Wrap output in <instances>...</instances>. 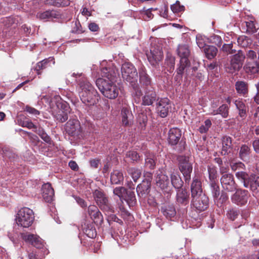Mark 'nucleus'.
<instances>
[{"label": "nucleus", "mask_w": 259, "mask_h": 259, "mask_svg": "<svg viewBox=\"0 0 259 259\" xmlns=\"http://www.w3.org/2000/svg\"><path fill=\"white\" fill-rule=\"evenodd\" d=\"M51 61L53 62V64H55L54 59L51 57H50L48 59H44L42 61L37 63L35 67V70L36 71L37 73L38 74H40L39 71L44 69L49 66V63Z\"/></svg>", "instance_id": "nucleus-32"}, {"label": "nucleus", "mask_w": 259, "mask_h": 259, "mask_svg": "<svg viewBox=\"0 0 259 259\" xmlns=\"http://www.w3.org/2000/svg\"><path fill=\"white\" fill-rule=\"evenodd\" d=\"M25 110L28 112L29 114L34 115H39L40 112L37 110L35 109V108L27 106L25 107Z\"/></svg>", "instance_id": "nucleus-60"}, {"label": "nucleus", "mask_w": 259, "mask_h": 259, "mask_svg": "<svg viewBox=\"0 0 259 259\" xmlns=\"http://www.w3.org/2000/svg\"><path fill=\"white\" fill-rule=\"evenodd\" d=\"M123 180L122 172L119 170H114L111 174L110 181L112 184H120Z\"/></svg>", "instance_id": "nucleus-31"}, {"label": "nucleus", "mask_w": 259, "mask_h": 259, "mask_svg": "<svg viewBox=\"0 0 259 259\" xmlns=\"http://www.w3.org/2000/svg\"><path fill=\"white\" fill-rule=\"evenodd\" d=\"M191 197L203 194L202 192V184L200 179L195 176L193 178L191 185Z\"/></svg>", "instance_id": "nucleus-17"}, {"label": "nucleus", "mask_w": 259, "mask_h": 259, "mask_svg": "<svg viewBox=\"0 0 259 259\" xmlns=\"http://www.w3.org/2000/svg\"><path fill=\"white\" fill-rule=\"evenodd\" d=\"M20 125L23 127H27L29 129L33 128L34 132H36V126L30 120H26L20 121Z\"/></svg>", "instance_id": "nucleus-52"}, {"label": "nucleus", "mask_w": 259, "mask_h": 259, "mask_svg": "<svg viewBox=\"0 0 259 259\" xmlns=\"http://www.w3.org/2000/svg\"><path fill=\"white\" fill-rule=\"evenodd\" d=\"M127 170L135 182L137 181L141 175V170L136 168L130 167Z\"/></svg>", "instance_id": "nucleus-46"}, {"label": "nucleus", "mask_w": 259, "mask_h": 259, "mask_svg": "<svg viewBox=\"0 0 259 259\" xmlns=\"http://www.w3.org/2000/svg\"><path fill=\"white\" fill-rule=\"evenodd\" d=\"M250 149L246 145H243L241 146L239 156L241 159L245 162L248 161L250 154Z\"/></svg>", "instance_id": "nucleus-29"}, {"label": "nucleus", "mask_w": 259, "mask_h": 259, "mask_svg": "<svg viewBox=\"0 0 259 259\" xmlns=\"http://www.w3.org/2000/svg\"><path fill=\"white\" fill-rule=\"evenodd\" d=\"M190 66V62L188 59H180V66L179 68L177 69V76L178 78H182V75L184 73L185 69L187 70V68Z\"/></svg>", "instance_id": "nucleus-30"}, {"label": "nucleus", "mask_w": 259, "mask_h": 259, "mask_svg": "<svg viewBox=\"0 0 259 259\" xmlns=\"http://www.w3.org/2000/svg\"><path fill=\"white\" fill-rule=\"evenodd\" d=\"M146 157L145 167L150 169H154L155 166V155L152 153H148Z\"/></svg>", "instance_id": "nucleus-40"}, {"label": "nucleus", "mask_w": 259, "mask_h": 259, "mask_svg": "<svg viewBox=\"0 0 259 259\" xmlns=\"http://www.w3.org/2000/svg\"><path fill=\"white\" fill-rule=\"evenodd\" d=\"M161 211L164 216L167 218L174 217L176 214L175 207L172 205H165L162 207Z\"/></svg>", "instance_id": "nucleus-36"}, {"label": "nucleus", "mask_w": 259, "mask_h": 259, "mask_svg": "<svg viewBox=\"0 0 259 259\" xmlns=\"http://www.w3.org/2000/svg\"><path fill=\"white\" fill-rule=\"evenodd\" d=\"M179 168L183 175L186 183H189L191 179V174L192 171V162L189 157L180 156L178 158Z\"/></svg>", "instance_id": "nucleus-6"}, {"label": "nucleus", "mask_w": 259, "mask_h": 259, "mask_svg": "<svg viewBox=\"0 0 259 259\" xmlns=\"http://www.w3.org/2000/svg\"><path fill=\"white\" fill-rule=\"evenodd\" d=\"M250 176L244 170L238 171L235 173L236 178L243 184L244 187H248L247 181L250 178Z\"/></svg>", "instance_id": "nucleus-35"}, {"label": "nucleus", "mask_w": 259, "mask_h": 259, "mask_svg": "<svg viewBox=\"0 0 259 259\" xmlns=\"http://www.w3.org/2000/svg\"><path fill=\"white\" fill-rule=\"evenodd\" d=\"M239 214V211L234 209H230L227 213V216L232 221L234 220Z\"/></svg>", "instance_id": "nucleus-56"}, {"label": "nucleus", "mask_w": 259, "mask_h": 259, "mask_svg": "<svg viewBox=\"0 0 259 259\" xmlns=\"http://www.w3.org/2000/svg\"><path fill=\"white\" fill-rule=\"evenodd\" d=\"M80 87L81 90L80 97L82 102L88 106L96 104L99 100V94L92 84L84 80L81 82Z\"/></svg>", "instance_id": "nucleus-2"}, {"label": "nucleus", "mask_w": 259, "mask_h": 259, "mask_svg": "<svg viewBox=\"0 0 259 259\" xmlns=\"http://www.w3.org/2000/svg\"><path fill=\"white\" fill-rule=\"evenodd\" d=\"M121 74L123 78L130 83L135 88L137 87L136 82L137 81L138 72L134 66L130 62H125L122 64L121 68Z\"/></svg>", "instance_id": "nucleus-4"}, {"label": "nucleus", "mask_w": 259, "mask_h": 259, "mask_svg": "<svg viewBox=\"0 0 259 259\" xmlns=\"http://www.w3.org/2000/svg\"><path fill=\"white\" fill-rule=\"evenodd\" d=\"M37 17L40 19L46 21L53 19H58L60 18L61 15L60 13L56 11L49 10L37 13Z\"/></svg>", "instance_id": "nucleus-22"}, {"label": "nucleus", "mask_w": 259, "mask_h": 259, "mask_svg": "<svg viewBox=\"0 0 259 259\" xmlns=\"http://www.w3.org/2000/svg\"><path fill=\"white\" fill-rule=\"evenodd\" d=\"M48 3L51 5L59 7H65L70 4L69 0H49Z\"/></svg>", "instance_id": "nucleus-44"}, {"label": "nucleus", "mask_w": 259, "mask_h": 259, "mask_svg": "<svg viewBox=\"0 0 259 259\" xmlns=\"http://www.w3.org/2000/svg\"><path fill=\"white\" fill-rule=\"evenodd\" d=\"M65 130L69 135L73 137H79L82 133L80 122L76 119L69 120L66 123Z\"/></svg>", "instance_id": "nucleus-10"}, {"label": "nucleus", "mask_w": 259, "mask_h": 259, "mask_svg": "<svg viewBox=\"0 0 259 259\" xmlns=\"http://www.w3.org/2000/svg\"><path fill=\"white\" fill-rule=\"evenodd\" d=\"M252 146L255 152L259 153V139L255 140L252 143Z\"/></svg>", "instance_id": "nucleus-64"}, {"label": "nucleus", "mask_w": 259, "mask_h": 259, "mask_svg": "<svg viewBox=\"0 0 259 259\" xmlns=\"http://www.w3.org/2000/svg\"><path fill=\"white\" fill-rule=\"evenodd\" d=\"M126 157L132 161H137L140 158V156L136 151H129L126 153Z\"/></svg>", "instance_id": "nucleus-53"}, {"label": "nucleus", "mask_w": 259, "mask_h": 259, "mask_svg": "<svg viewBox=\"0 0 259 259\" xmlns=\"http://www.w3.org/2000/svg\"><path fill=\"white\" fill-rule=\"evenodd\" d=\"M234 104L236 108L239 111V115L240 117L242 118H245L246 116L247 107L244 103L242 100H237L234 101Z\"/></svg>", "instance_id": "nucleus-33"}, {"label": "nucleus", "mask_w": 259, "mask_h": 259, "mask_svg": "<svg viewBox=\"0 0 259 259\" xmlns=\"http://www.w3.org/2000/svg\"><path fill=\"white\" fill-rule=\"evenodd\" d=\"M117 73L113 68H104L101 70V78L96 83L101 93L110 99H115L119 94V88L115 83Z\"/></svg>", "instance_id": "nucleus-1"}, {"label": "nucleus", "mask_w": 259, "mask_h": 259, "mask_svg": "<svg viewBox=\"0 0 259 259\" xmlns=\"http://www.w3.org/2000/svg\"><path fill=\"white\" fill-rule=\"evenodd\" d=\"M211 40L218 47H220L222 44L221 37L219 35H214L212 37Z\"/></svg>", "instance_id": "nucleus-61"}, {"label": "nucleus", "mask_w": 259, "mask_h": 259, "mask_svg": "<svg viewBox=\"0 0 259 259\" xmlns=\"http://www.w3.org/2000/svg\"><path fill=\"white\" fill-rule=\"evenodd\" d=\"M210 187L214 201H216L220 195L219 187L215 181L210 182Z\"/></svg>", "instance_id": "nucleus-43"}, {"label": "nucleus", "mask_w": 259, "mask_h": 259, "mask_svg": "<svg viewBox=\"0 0 259 259\" xmlns=\"http://www.w3.org/2000/svg\"><path fill=\"white\" fill-rule=\"evenodd\" d=\"M235 85L237 93L239 95L246 96L248 92V85L246 82L238 80L236 82Z\"/></svg>", "instance_id": "nucleus-26"}, {"label": "nucleus", "mask_w": 259, "mask_h": 259, "mask_svg": "<svg viewBox=\"0 0 259 259\" xmlns=\"http://www.w3.org/2000/svg\"><path fill=\"white\" fill-rule=\"evenodd\" d=\"M229 108L226 104L221 106L217 110H214L212 112L213 115L221 114L223 118H226L228 116Z\"/></svg>", "instance_id": "nucleus-41"}, {"label": "nucleus", "mask_w": 259, "mask_h": 259, "mask_svg": "<svg viewBox=\"0 0 259 259\" xmlns=\"http://www.w3.org/2000/svg\"><path fill=\"white\" fill-rule=\"evenodd\" d=\"M94 200L99 207L104 212L111 214L114 212V208L110 203L106 194L101 189L95 190L93 193Z\"/></svg>", "instance_id": "nucleus-3"}, {"label": "nucleus", "mask_w": 259, "mask_h": 259, "mask_svg": "<svg viewBox=\"0 0 259 259\" xmlns=\"http://www.w3.org/2000/svg\"><path fill=\"white\" fill-rule=\"evenodd\" d=\"M34 218L33 211L28 207H24L18 211L16 221L18 225L27 228L32 224Z\"/></svg>", "instance_id": "nucleus-5"}, {"label": "nucleus", "mask_w": 259, "mask_h": 259, "mask_svg": "<svg viewBox=\"0 0 259 259\" xmlns=\"http://www.w3.org/2000/svg\"><path fill=\"white\" fill-rule=\"evenodd\" d=\"M88 213L91 218L97 221H103V217L99 208L95 205H90L88 208Z\"/></svg>", "instance_id": "nucleus-23"}, {"label": "nucleus", "mask_w": 259, "mask_h": 259, "mask_svg": "<svg viewBox=\"0 0 259 259\" xmlns=\"http://www.w3.org/2000/svg\"><path fill=\"white\" fill-rule=\"evenodd\" d=\"M22 237L26 242L30 243L36 248H40L43 246L41 239L37 235L27 233L23 234Z\"/></svg>", "instance_id": "nucleus-16"}, {"label": "nucleus", "mask_w": 259, "mask_h": 259, "mask_svg": "<svg viewBox=\"0 0 259 259\" xmlns=\"http://www.w3.org/2000/svg\"><path fill=\"white\" fill-rule=\"evenodd\" d=\"M191 203L197 210L203 211L208 207L209 199L204 194H202L192 197Z\"/></svg>", "instance_id": "nucleus-11"}, {"label": "nucleus", "mask_w": 259, "mask_h": 259, "mask_svg": "<svg viewBox=\"0 0 259 259\" xmlns=\"http://www.w3.org/2000/svg\"><path fill=\"white\" fill-rule=\"evenodd\" d=\"M245 58V54L241 50H239L237 53L231 57L230 64L227 67L228 71L233 73L239 71L243 66Z\"/></svg>", "instance_id": "nucleus-7"}, {"label": "nucleus", "mask_w": 259, "mask_h": 259, "mask_svg": "<svg viewBox=\"0 0 259 259\" xmlns=\"http://www.w3.org/2000/svg\"><path fill=\"white\" fill-rule=\"evenodd\" d=\"M122 122L124 126H130L133 123V115L129 109L123 108L121 110Z\"/></svg>", "instance_id": "nucleus-24"}, {"label": "nucleus", "mask_w": 259, "mask_h": 259, "mask_svg": "<svg viewBox=\"0 0 259 259\" xmlns=\"http://www.w3.org/2000/svg\"><path fill=\"white\" fill-rule=\"evenodd\" d=\"M246 72L255 73L258 72L259 67L255 62L248 63L244 66Z\"/></svg>", "instance_id": "nucleus-45"}, {"label": "nucleus", "mask_w": 259, "mask_h": 259, "mask_svg": "<svg viewBox=\"0 0 259 259\" xmlns=\"http://www.w3.org/2000/svg\"><path fill=\"white\" fill-rule=\"evenodd\" d=\"M125 193L127 196L128 199L132 203H134L136 202V197L134 192L126 190Z\"/></svg>", "instance_id": "nucleus-62"}, {"label": "nucleus", "mask_w": 259, "mask_h": 259, "mask_svg": "<svg viewBox=\"0 0 259 259\" xmlns=\"http://www.w3.org/2000/svg\"><path fill=\"white\" fill-rule=\"evenodd\" d=\"M170 8L173 13L176 14L181 13L185 10V7L181 5L179 1H177L175 4L172 5Z\"/></svg>", "instance_id": "nucleus-47"}, {"label": "nucleus", "mask_w": 259, "mask_h": 259, "mask_svg": "<svg viewBox=\"0 0 259 259\" xmlns=\"http://www.w3.org/2000/svg\"><path fill=\"white\" fill-rule=\"evenodd\" d=\"M232 140L230 137H224L222 139V150L221 154L226 155L230 152L232 148Z\"/></svg>", "instance_id": "nucleus-28"}, {"label": "nucleus", "mask_w": 259, "mask_h": 259, "mask_svg": "<svg viewBox=\"0 0 259 259\" xmlns=\"http://www.w3.org/2000/svg\"><path fill=\"white\" fill-rule=\"evenodd\" d=\"M75 199L77 204L79 205L82 208H85L87 206V203L83 199L79 197H75Z\"/></svg>", "instance_id": "nucleus-63"}, {"label": "nucleus", "mask_w": 259, "mask_h": 259, "mask_svg": "<svg viewBox=\"0 0 259 259\" xmlns=\"http://www.w3.org/2000/svg\"><path fill=\"white\" fill-rule=\"evenodd\" d=\"M231 169L233 171H242L245 169V165L241 162H231L230 163Z\"/></svg>", "instance_id": "nucleus-48"}, {"label": "nucleus", "mask_w": 259, "mask_h": 259, "mask_svg": "<svg viewBox=\"0 0 259 259\" xmlns=\"http://www.w3.org/2000/svg\"><path fill=\"white\" fill-rule=\"evenodd\" d=\"M156 103L157 112L161 117H166L169 108V100L167 98H161Z\"/></svg>", "instance_id": "nucleus-15"}, {"label": "nucleus", "mask_w": 259, "mask_h": 259, "mask_svg": "<svg viewBox=\"0 0 259 259\" xmlns=\"http://www.w3.org/2000/svg\"><path fill=\"white\" fill-rule=\"evenodd\" d=\"M237 42L239 45L242 47H246L250 42V40L245 36H241L238 38Z\"/></svg>", "instance_id": "nucleus-50"}, {"label": "nucleus", "mask_w": 259, "mask_h": 259, "mask_svg": "<svg viewBox=\"0 0 259 259\" xmlns=\"http://www.w3.org/2000/svg\"><path fill=\"white\" fill-rule=\"evenodd\" d=\"M171 184L177 190L182 188L183 182L180 176L176 173L170 174Z\"/></svg>", "instance_id": "nucleus-34"}, {"label": "nucleus", "mask_w": 259, "mask_h": 259, "mask_svg": "<svg viewBox=\"0 0 259 259\" xmlns=\"http://www.w3.org/2000/svg\"><path fill=\"white\" fill-rule=\"evenodd\" d=\"M204 51L207 59H212L218 53V49L213 46H206L204 49Z\"/></svg>", "instance_id": "nucleus-37"}, {"label": "nucleus", "mask_w": 259, "mask_h": 259, "mask_svg": "<svg viewBox=\"0 0 259 259\" xmlns=\"http://www.w3.org/2000/svg\"><path fill=\"white\" fill-rule=\"evenodd\" d=\"M20 18L18 16L6 17L2 19V23L6 28L10 27L15 28L18 24L20 23L19 20H20Z\"/></svg>", "instance_id": "nucleus-27"}, {"label": "nucleus", "mask_w": 259, "mask_h": 259, "mask_svg": "<svg viewBox=\"0 0 259 259\" xmlns=\"http://www.w3.org/2000/svg\"><path fill=\"white\" fill-rule=\"evenodd\" d=\"M40 138L46 143H50L51 138L42 128H39L36 132Z\"/></svg>", "instance_id": "nucleus-49"}, {"label": "nucleus", "mask_w": 259, "mask_h": 259, "mask_svg": "<svg viewBox=\"0 0 259 259\" xmlns=\"http://www.w3.org/2000/svg\"><path fill=\"white\" fill-rule=\"evenodd\" d=\"M147 56L151 64L155 65L163 58V55L161 47L156 45L152 46L150 52L147 53Z\"/></svg>", "instance_id": "nucleus-8"}, {"label": "nucleus", "mask_w": 259, "mask_h": 259, "mask_svg": "<svg viewBox=\"0 0 259 259\" xmlns=\"http://www.w3.org/2000/svg\"><path fill=\"white\" fill-rule=\"evenodd\" d=\"M181 131L178 128H172L168 132V142L171 145H177L181 137Z\"/></svg>", "instance_id": "nucleus-20"}, {"label": "nucleus", "mask_w": 259, "mask_h": 259, "mask_svg": "<svg viewBox=\"0 0 259 259\" xmlns=\"http://www.w3.org/2000/svg\"><path fill=\"white\" fill-rule=\"evenodd\" d=\"M249 196L250 194L247 190L238 189L231 196V200L237 205L243 206L247 203Z\"/></svg>", "instance_id": "nucleus-9"}, {"label": "nucleus", "mask_w": 259, "mask_h": 259, "mask_svg": "<svg viewBox=\"0 0 259 259\" xmlns=\"http://www.w3.org/2000/svg\"><path fill=\"white\" fill-rule=\"evenodd\" d=\"M248 187L253 193H257L259 191V177L255 175H250V178L247 181Z\"/></svg>", "instance_id": "nucleus-25"}, {"label": "nucleus", "mask_w": 259, "mask_h": 259, "mask_svg": "<svg viewBox=\"0 0 259 259\" xmlns=\"http://www.w3.org/2000/svg\"><path fill=\"white\" fill-rule=\"evenodd\" d=\"M228 199V195L226 193H222L220 197L219 198H218L217 200L215 201V202H217L218 203V205H219V203L222 204L225 202Z\"/></svg>", "instance_id": "nucleus-58"}, {"label": "nucleus", "mask_w": 259, "mask_h": 259, "mask_svg": "<svg viewBox=\"0 0 259 259\" xmlns=\"http://www.w3.org/2000/svg\"><path fill=\"white\" fill-rule=\"evenodd\" d=\"M65 111L59 109L56 114L54 115L57 120L60 122H64L68 119V112H69V108L67 107Z\"/></svg>", "instance_id": "nucleus-38"}, {"label": "nucleus", "mask_w": 259, "mask_h": 259, "mask_svg": "<svg viewBox=\"0 0 259 259\" xmlns=\"http://www.w3.org/2000/svg\"><path fill=\"white\" fill-rule=\"evenodd\" d=\"M158 101L156 94L153 87L145 89V95L142 98V104L145 106H149L156 101Z\"/></svg>", "instance_id": "nucleus-14"}, {"label": "nucleus", "mask_w": 259, "mask_h": 259, "mask_svg": "<svg viewBox=\"0 0 259 259\" xmlns=\"http://www.w3.org/2000/svg\"><path fill=\"white\" fill-rule=\"evenodd\" d=\"M178 54L182 59H188L190 54V51L187 45H180L177 49Z\"/></svg>", "instance_id": "nucleus-39"}, {"label": "nucleus", "mask_w": 259, "mask_h": 259, "mask_svg": "<svg viewBox=\"0 0 259 259\" xmlns=\"http://www.w3.org/2000/svg\"><path fill=\"white\" fill-rule=\"evenodd\" d=\"M148 189V186L144 184L138 185L137 187V192L138 195L140 196V194L143 195V194H145L147 192Z\"/></svg>", "instance_id": "nucleus-55"}, {"label": "nucleus", "mask_w": 259, "mask_h": 259, "mask_svg": "<svg viewBox=\"0 0 259 259\" xmlns=\"http://www.w3.org/2000/svg\"><path fill=\"white\" fill-rule=\"evenodd\" d=\"M139 80L140 83L145 88L151 87V79L147 73L145 69L141 67L139 69Z\"/></svg>", "instance_id": "nucleus-21"}, {"label": "nucleus", "mask_w": 259, "mask_h": 259, "mask_svg": "<svg viewBox=\"0 0 259 259\" xmlns=\"http://www.w3.org/2000/svg\"><path fill=\"white\" fill-rule=\"evenodd\" d=\"M233 44L232 43L229 44H224L223 46L222 50L224 52H228L229 54H234L236 51L232 49Z\"/></svg>", "instance_id": "nucleus-57"}, {"label": "nucleus", "mask_w": 259, "mask_h": 259, "mask_svg": "<svg viewBox=\"0 0 259 259\" xmlns=\"http://www.w3.org/2000/svg\"><path fill=\"white\" fill-rule=\"evenodd\" d=\"M221 183L223 188L229 192H232L236 189L237 185L234 177L231 174H225L222 176Z\"/></svg>", "instance_id": "nucleus-12"}, {"label": "nucleus", "mask_w": 259, "mask_h": 259, "mask_svg": "<svg viewBox=\"0 0 259 259\" xmlns=\"http://www.w3.org/2000/svg\"><path fill=\"white\" fill-rule=\"evenodd\" d=\"M208 172L210 181H215V179L217 178V174L216 168L215 167L209 166L208 167Z\"/></svg>", "instance_id": "nucleus-51"}, {"label": "nucleus", "mask_w": 259, "mask_h": 259, "mask_svg": "<svg viewBox=\"0 0 259 259\" xmlns=\"http://www.w3.org/2000/svg\"><path fill=\"white\" fill-rule=\"evenodd\" d=\"M176 200L178 204L186 205L189 202V192L183 188L177 190Z\"/></svg>", "instance_id": "nucleus-18"}, {"label": "nucleus", "mask_w": 259, "mask_h": 259, "mask_svg": "<svg viewBox=\"0 0 259 259\" xmlns=\"http://www.w3.org/2000/svg\"><path fill=\"white\" fill-rule=\"evenodd\" d=\"M42 194L44 199L47 202H50L54 199V191L50 183L42 185Z\"/></svg>", "instance_id": "nucleus-19"}, {"label": "nucleus", "mask_w": 259, "mask_h": 259, "mask_svg": "<svg viewBox=\"0 0 259 259\" xmlns=\"http://www.w3.org/2000/svg\"><path fill=\"white\" fill-rule=\"evenodd\" d=\"M126 192V189L122 187H116L113 190L114 195L118 196L120 198L123 197Z\"/></svg>", "instance_id": "nucleus-54"}, {"label": "nucleus", "mask_w": 259, "mask_h": 259, "mask_svg": "<svg viewBox=\"0 0 259 259\" xmlns=\"http://www.w3.org/2000/svg\"><path fill=\"white\" fill-rule=\"evenodd\" d=\"M156 186L163 190H168L170 187V181L165 171H158L155 178Z\"/></svg>", "instance_id": "nucleus-13"}, {"label": "nucleus", "mask_w": 259, "mask_h": 259, "mask_svg": "<svg viewBox=\"0 0 259 259\" xmlns=\"http://www.w3.org/2000/svg\"><path fill=\"white\" fill-rule=\"evenodd\" d=\"M3 152L5 157H8L9 159L15 158V154L13 153L9 149L5 148L3 149Z\"/></svg>", "instance_id": "nucleus-59"}, {"label": "nucleus", "mask_w": 259, "mask_h": 259, "mask_svg": "<svg viewBox=\"0 0 259 259\" xmlns=\"http://www.w3.org/2000/svg\"><path fill=\"white\" fill-rule=\"evenodd\" d=\"M246 32L249 34H253L256 32L258 28L256 27V23L253 19L246 21Z\"/></svg>", "instance_id": "nucleus-42"}]
</instances>
